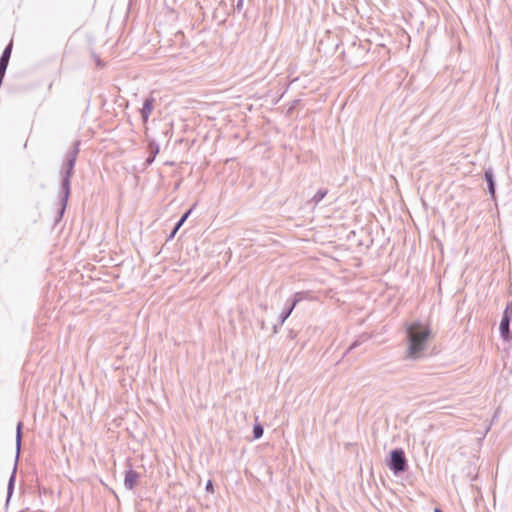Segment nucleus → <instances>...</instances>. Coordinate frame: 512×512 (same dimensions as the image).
Instances as JSON below:
<instances>
[{
	"mask_svg": "<svg viewBox=\"0 0 512 512\" xmlns=\"http://www.w3.org/2000/svg\"><path fill=\"white\" fill-rule=\"evenodd\" d=\"M264 428L261 424L257 423L253 426V436L255 439H259L263 436Z\"/></svg>",
	"mask_w": 512,
	"mask_h": 512,
	"instance_id": "nucleus-15",
	"label": "nucleus"
},
{
	"mask_svg": "<svg viewBox=\"0 0 512 512\" xmlns=\"http://www.w3.org/2000/svg\"><path fill=\"white\" fill-rule=\"evenodd\" d=\"M327 193V189H319L313 196L312 201L315 203V205H318L324 199Z\"/></svg>",
	"mask_w": 512,
	"mask_h": 512,
	"instance_id": "nucleus-13",
	"label": "nucleus"
},
{
	"mask_svg": "<svg viewBox=\"0 0 512 512\" xmlns=\"http://www.w3.org/2000/svg\"><path fill=\"white\" fill-rule=\"evenodd\" d=\"M485 181L487 183L488 192L491 196L495 195L496 184L494 180V174L491 168L484 172Z\"/></svg>",
	"mask_w": 512,
	"mask_h": 512,
	"instance_id": "nucleus-8",
	"label": "nucleus"
},
{
	"mask_svg": "<svg viewBox=\"0 0 512 512\" xmlns=\"http://www.w3.org/2000/svg\"><path fill=\"white\" fill-rule=\"evenodd\" d=\"M244 6V0H237L234 10L237 12H241Z\"/></svg>",
	"mask_w": 512,
	"mask_h": 512,
	"instance_id": "nucleus-17",
	"label": "nucleus"
},
{
	"mask_svg": "<svg viewBox=\"0 0 512 512\" xmlns=\"http://www.w3.org/2000/svg\"><path fill=\"white\" fill-rule=\"evenodd\" d=\"M510 319L506 317H502L499 330L500 335L504 340L511 339V331H510Z\"/></svg>",
	"mask_w": 512,
	"mask_h": 512,
	"instance_id": "nucleus-7",
	"label": "nucleus"
},
{
	"mask_svg": "<svg viewBox=\"0 0 512 512\" xmlns=\"http://www.w3.org/2000/svg\"><path fill=\"white\" fill-rule=\"evenodd\" d=\"M22 422H19L17 424V430H16V451H17V458L19 456V453H20V449H21V442H22Z\"/></svg>",
	"mask_w": 512,
	"mask_h": 512,
	"instance_id": "nucleus-11",
	"label": "nucleus"
},
{
	"mask_svg": "<svg viewBox=\"0 0 512 512\" xmlns=\"http://www.w3.org/2000/svg\"><path fill=\"white\" fill-rule=\"evenodd\" d=\"M512 312L510 308H507L504 310L502 317L509 318L511 320Z\"/></svg>",
	"mask_w": 512,
	"mask_h": 512,
	"instance_id": "nucleus-19",
	"label": "nucleus"
},
{
	"mask_svg": "<svg viewBox=\"0 0 512 512\" xmlns=\"http://www.w3.org/2000/svg\"><path fill=\"white\" fill-rule=\"evenodd\" d=\"M205 488H206V491H207V492H213V491H214V490H213V483H212V481H211V480H208V481H207V483H206V487H205Z\"/></svg>",
	"mask_w": 512,
	"mask_h": 512,
	"instance_id": "nucleus-21",
	"label": "nucleus"
},
{
	"mask_svg": "<svg viewBox=\"0 0 512 512\" xmlns=\"http://www.w3.org/2000/svg\"><path fill=\"white\" fill-rule=\"evenodd\" d=\"M80 151V141L76 140L72 148L66 153L65 161L61 168V208L60 217L64 214L71 190V178L74 172L75 163Z\"/></svg>",
	"mask_w": 512,
	"mask_h": 512,
	"instance_id": "nucleus-2",
	"label": "nucleus"
},
{
	"mask_svg": "<svg viewBox=\"0 0 512 512\" xmlns=\"http://www.w3.org/2000/svg\"><path fill=\"white\" fill-rule=\"evenodd\" d=\"M279 326H280V325H279V323H278V324H275V325L273 326V333H274V334H277V333H278V328H279Z\"/></svg>",
	"mask_w": 512,
	"mask_h": 512,
	"instance_id": "nucleus-23",
	"label": "nucleus"
},
{
	"mask_svg": "<svg viewBox=\"0 0 512 512\" xmlns=\"http://www.w3.org/2000/svg\"><path fill=\"white\" fill-rule=\"evenodd\" d=\"M154 98L153 97H147L144 102H143V106H142V109H141V117H142V120L143 122H147L148 119H149V116L153 110V106H154Z\"/></svg>",
	"mask_w": 512,
	"mask_h": 512,
	"instance_id": "nucleus-5",
	"label": "nucleus"
},
{
	"mask_svg": "<svg viewBox=\"0 0 512 512\" xmlns=\"http://www.w3.org/2000/svg\"><path fill=\"white\" fill-rule=\"evenodd\" d=\"M191 213V209L185 212L175 224V230H179Z\"/></svg>",
	"mask_w": 512,
	"mask_h": 512,
	"instance_id": "nucleus-16",
	"label": "nucleus"
},
{
	"mask_svg": "<svg viewBox=\"0 0 512 512\" xmlns=\"http://www.w3.org/2000/svg\"><path fill=\"white\" fill-rule=\"evenodd\" d=\"M177 231H178V230H175V227H174V228H173V230L171 231V233H170V235H169L168 239H172V238L176 235Z\"/></svg>",
	"mask_w": 512,
	"mask_h": 512,
	"instance_id": "nucleus-22",
	"label": "nucleus"
},
{
	"mask_svg": "<svg viewBox=\"0 0 512 512\" xmlns=\"http://www.w3.org/2000/svg\"><path fill=\"white\" fill-rule=\"evenodd\" d=\"M12 42H10L2 52V55L0 57V69L6 70L9 64V60L12 53Z\"/></svg>",
	"mask_w": 512,
	"mask_h": 512,
	"instance_id": "nucleus-9",
	"label": "nucleus"
},
{
	"mask_svg": "<svg viewBox=\"0 0 512 512\" xmlns=\"http://www.w3.org/2000/svg\"><path fill=\"white\" fill-rule=\"evenodd\" d=\"M507 308H510L511 312H512V301L510 303H508V305L506 306Z\"/></svg>",
	"mask_w": 512,
	"mask_h": 512,
	"instance_id": "nucleus-24",
	"label": "nucleus"
},
{
	"mask_svg": "<svg viewBox=\"0 0 512 512\" xmlns=\"http://www.w3.org/2000/svg\"><path fill=\"white\" fill-rule=\"evenodd\" d=\"M138 477H139L138 473L136 471H134L133 469L127 470L125 473V478H124L125 488L128 490H132L136 485Z\"/></svg>",
	"mask_w": 512,
	"mask_h": 512,
	"instance_id": "nucleus-6",
	"label": "nucleus"
},
{
	"mask_svg": "<svg viewBox=\"0 0 512 512\" xmlns=\"http://www.w3.org/2000/svg\"><path fill=\"white\" fill-rule=\"evenodd\" d=\"M16 469H17V464H15L13 472L9 478L8 487H7L8 497H10L13 493L14 483H15V479H16Z\"/></svg>",
	"mask_w": 512,
	"mask_h": 512,
	"instance_id": "nucleus-12",
	"label": "nucleus"
},
{
	"mask_svg": "<svg viewBox=\"0 0 512 512\" xmlns=\"http://www.w3.org/2000/svg\"><path fill=\"white\" fill-rule=\"evenodd\" d=\"M512 312L510 308H507L504 310L502 317L509 318L511 320Z\"/></svg>",
	"mask_w": 512,
	"mask_h": 512,
	"instance_id": "nucleus-18",
	"label": "nucleus"
},
{
	"mask_svg": "<svg viewBox=\"0 0 512 512\" xmlns=\"http://www.w3.org/2000/svg\"><path fill=\"white\" fill-rule=\"evenodd\" d=\"M303 292H296L294 297L291 299L289 306L280 314L279 325H283L287 318L291 315L292 311L296 307L297 303L303 299Z\"/></svg>",
	"mask_w": 512,
	"mask_h": 512,
	"instance_id": "nucleus-4",
	"label": "nucleus"
},
{
	"mask_svg": "<svg viewBox=\"0 0 512 512\" xmlns=\"http://www.w3.org/2000/svg\"><path fill=\"white\" fill-rule=\"evenodd\" d=\"M388 468L394 475H399L408 469V462L402 448L393 449L386 461Z\"/></svg>",
	"mask_w": 512,
	"mask_h": 512,
	"instance_id": "nucleus-3",
	"label": "nucleus"
},
{
	"mask_svg": "<svg viewBox=\"0 0 512 512\" xmlns=\"http://www.w3.org/2000/svg\"><path fill=\"white\" fill-rule=\"evenodd\" d=\"M405 327L408 342L406 358L418 360L424 356L431 330L428 325L420 321L406 323Z\"/></svg>",
	"mask_w": 512,
	"mask_h": 512,
	"instance_id": "nucleus-1",
	"label": "nucleus"
},
{
	"mask_svg": "<svg viewBox=\"0 0 512 512\" xmlns=\"http://www.w3.org/2000/svg\"><path fill=\"white\" fill-rule=\"evenodd\" d=\"M368 336L366 334H363L361 336H359L358 339H356L348 348V352L355 349L356 347L360 346L363 342H365L366 340H368Z\"/></svg>",
	"mask_w": 512,
	"mask_h": 512,
	"instance_id": "nucleus-14",
	"label": "nucleus"
},
{
	"mask_svg": "<svg viewBox=\"0 0 512 512\" xmlns=\"http://www.w3.org/2000/svg\"><path fill=\"white\" fill-rule=\"evenodd\" d=\"M149 157L146 159V164L151 165L155 160L156 155L159 153V145L154 141H150L148 144Z\"/></svg>",
	"mask_w": 512,
	"mask_h": 512,
	"instance_id": "nucleus-10",
	"label": "nucleus"
},
{
	"mask_svg": "<svg viewBox=\"0 0 512 512\" xmlns=\"http://www.w3.org/2000/svg\"><path fill=\"white\" fill-rule=\"evenodd\" d=\"M434 512H443V511L439 508H435Z\"/></svg>",
	"mask_w": 512,
	"mask_h": 512,
	"instance_id": "nucleus-25",
	"label": "nucleus"
},
{
	"mask_svg": "<svg viewBox=\"0 0 512 512\" xmlns=\"http://www.w3.org/2000/svg\"><path fill=\"white\" fill-rule=\"evenodd\" d=\"M512 312L510 308H507L504 310L502 317L509 318L511 320Z\"/></svg>",
	"mask_w": 512,
	"mask_h": 512,
	"instance_id": "nucleus-20",
	"label": "nucleus"
}]
</instances>
